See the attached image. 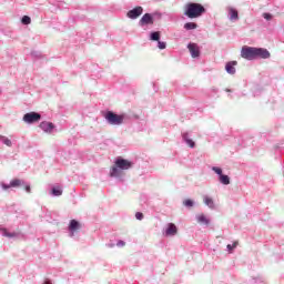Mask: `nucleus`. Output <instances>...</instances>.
<instances>
[{
  "label": "nucleus",
  "instance_id": "obj_1",
  "mask_svg": "<svg viewBox=\"0 0 284 284\" xmlns=\"http://www.w3.org/2000/svg\"><path fill=\"white\" fill-rule=\"evenodd\" d=\"M241 57L246 61H254L257 57L260 59H270L271 54L267 49L244 45L241 50Z\"/></svg>",
  "mask_w": 284,
  "mask_h": 284
},
{
  "label": "nucleus",
  "instance_id": "obj_2",
  "mask_svg": "<svg viewBox=\"0 0 284 284\" xmlns=\"http://www.w3.org/2000/svg\"><path fill=\"white\" fill-rule=\"evenodd\" d=\"M133 163L130 160L118 158L114 165L111 168L110 176L119 178L123 175V170H130Z\"/></svg>",
  "mask_w": 284,
  "mask_h": 284
},
{
  "label": "nucleus",
  "instance_id": "obj_3",
  "mask_svg": "<svg viewBox=\"0 0 284 284\" xmlns=\"http://www.w3.org/2000/svg\"><path fill=\"white\" fill-rule=\"evenodd\" d=\"M184 14L189 19H199L202 14H205V7L201 3L196 2H189L185 6Z\"/></svg>",
  "mask_w": 284,
  "mask_h": 284
},
{
  "label": "nucleus",
  "instance_id": "obj_4",
  "mask_svg": "<svg viewBox=\"0 0 284 284\" xmlns=\"http://www.w3.org/2000/svg\"><path fill=\"white\" fill-rule=\"evenodd\" d=\"M104 119L108 121L109 125H122L123 121H125V115H119L112 111H108L104 115Z\"/></svg>",
  "mask_w": 284,
  "mask_h": 284
},
{
  "label": "nucleus",
  "instance_id": "obj_5",
  "mask_svg": "<svg viewBox=\"0 0 284 284\" xmlns=\"http://www.w3.org/2000/svg\"><path fill=\"white\" fill-rule=\"evenodd\" d=\"M24 123H39L41 121V114L37 112H29L23 115Z\"/></svg>",
  "mask_w": 284,
  "mask_h": 284
},
{
  "label": "nucleus",
  "instance_id": "obj_6",
  "mask_svg": "<svg viewBox=\"0 0 284 284\" xmlns=\"http://www.w3.org/2000/svg\"><path fill=\"white\" fill-rule=\"evenodd\" d=\"M187 49L191 53V57L193 59H199V57H201V48H199V44L196 43H189L187 44Z\"/></svg>",
  "mask_w": 284,
  "mask_h": 284
},
{
  "label": "nucleus",
  "instance_id": "obj_7",
  "mask_svg": "<svg viewBox=\"0 0 284 284\" xmlns=\"http://www.w3.org/2000/svg\"><path fill=\"white\" fill-rule=\"evenodd\" d=\"M143 14V7H135L126 13L129 19H139Z\"/></svg>",
  "mask_w": 284,
  "mask_h": 284
},
{
  "label": "nucleus",
  "instance_id": "obj_8",
  "mask_svg": "<svg viewBox=\"0 0 284 284\" xmlns=\"http://www.w3.org/2000/svg\"><path fill=\"white\" fill-rule=\"evenodd\" d=\"M140 26H154V18L150 13H145L141 19H140Z\"/></svg>",
  "mask_w": 284,
  "mask_h": 284
},
{
  "label": "nucleus",
  "instance_id": "obj_9",
  "mask_svg": "<svg viewBox=\"0 0 284 284\" xmlns=\"http://www.w3.org/2000/svg\"><path fill=\"white\" fill-rule=\"evenodd\" d=\"M40 128L41 130H43V132L52 134V131L54 130V124L52 122H41Z\"/></svg>",
  "mask_w": 284,
  "mask_h": 284
},
{
  "label": "nucleus",
  "instance_id": "obj_10",
  "mask_svg": "<svg viewBox=\"0 0 284 284\" xmlns=\"http://www.w3.org/2000/svg\"><path fill=\"white\" fill-rule=\"evenodd\" d=\"M178 232H179V229L176 227V224H174V223L168 224V227L165 231L166 236H175V234H178Z\"/></svg>",
  "mask_w": 284,
  "mask_h": 284
},
{
  "label": "nucleus",
  "instance_id": "obj_11",
  "mask_svg": "<svg viewBox=\"0 0 284 284\" xmlns=\"http://www.w3.org/2000/svg\"><path fill=\"white\" fill-rule=\"evenodd\" d=\"M235 65H239V62H236V61L227 62L225 65L226 72L229 74H236V68H234Z\"/></svg>",
  "mask_w": 284,
  "mask_h": 284
},
{
  "label": "nucleus",
  "instance_id": "obj_12",
  "mask_svg": "<svg viewBox=\"0 0 284 284\" xmlns=\"http://www.w3.org/2000/svg\"><path fill=\"white\" fill-rule=\"evenodd\" d=\"M69 230L72 233L78 232V230H81V223H79V221H77V220H71Z\"/></svg>",
  "mask_w": 284,
  "mask_h": 284
},
{
  "label": "nucleus",
  "instance_id": "obj_13",
  "mask_svg": "<svg viewBox=\"0 0 284 284\" xmlns=\"http://www.w3.org/2000/svg\"><path fill=\"white\" fill-rule=\"evenodd\" d=\"M196 221L201 225H210V219H207L203 213L196 215Z\"/></svg>",
  "mask_w": 284,
  "mask_h": 284
},
{
  "label": "nucleus",
  "instance_id": "obj_14",
  "mask_svg": "<svg viewBox=\"0 0 284 284\" xmlns=\"http://www.w3.org/2000/svg\"><path fill=\"white\" fill-rule=\"evenodd\" d=\"M229 16L231 21H239V11L232 7L229 8Z\"/></svg>",
  "mask_w": 284,
  "mask_h": 284
},
{
  "label": "nucleus",
  "instance_id": "obj_15",
  "mask_svg": "<svg viewBox=\"0 0 284 284\" xmlns=\"http://www.w3.org/2000/svg\"><path fill=\"white\" fill-rule=\"evenodd\" d=\"M21 185H26V182H23V180L13 179L10 182L11 187H21Z\"/></svg>",
  "mask_w": 284,
  "mask_h": 284
},
{
  "label": "nucleus",
  "instance_id": "obj_16",
  "mask_svg": "<svg viewBox=\"0 0 284 284\" xmlns=\"http://www.w3.org/2000/svg\"><path fill=\"white\" fill-rule=\"evenodd\" d=\"M51 194H53V196H61V194H63V189H61V186H54L51 190Z\"/></svg>",
  "mask_w": 284,
  "mask_h": 284
},
{
  "label": "nucleus",
  "instance_id": "obj_17",
  "mask_svg": "<svg viewBox=\"0 0 284 284\" xmlns=\"http://www.w3.org/2000/svg\"><path fill=\"white\" fill-rule=\"evenodd\" d=\"M196 28H199V26L195 22H186L184 24L185 30H196Z\"/></svg>",
  "mask_w": 284,
  "mask_h": 284
},
{
  "label": "nucleus",
  "instance_id": "obj_18",
  "mask_svg": "<svg viewBox=\"0 0 284 284\" xmlns=\"http://www.w3.org/2000/svg\"><path fill=\"white\" fill-rule=\"evenodd\" d=\"M204 203L207 207L214 209V200L210 196H204Z\"/></svg>",
  "mask_w": 284,
  "mask_h": 284
},
{
  "label": "nucleus",
  "instance_id": "obj_19",
  "mask_svg": "<svg viewBox=\"0 0 284 284\" xmlns=\"http://www.w3.org/2000/svg\"><path fill=\"white\" fill-rule=\"evenodd\" d=\"M220 183L223 185H230V176L224 174L220 175Z\"/></svg>",
  "mask_w": 284,
  "mask_h": 284
},
{
  "label": "nucleus",
  "instance_id": "obj_20",
  "mask_svg": "<svg viewBox=\"0 0 284 284\" xmlns=\"http://www.w3.org/2000/svg\"><path fill=\"white\" fill-rule=\"evenodd\" d=\"M161 39V33L159 31L152 32L151 33V40L152 41H159Z\"/></svg>",
  "mask_w": 284,
  "mask_h": 284
},
{
  "label": "nucleus",
  "instance_id": "obj_21",
  "mask_svg": "<svg viewBox=\"0 0 284 284\" xmlns=\"http://www.w3.org/2000/svg\"><path fill=\"white\" fill-rule=\"evenodd\" d=\"M21 21L23 26H30L32 23V19H30L28 16H24Z\"/></svg>",
  "mask_w": 284,
  "mask_h": 284
},
{
  "label": "nucleus",
  "instance_id": "obj_22",
  "mask_svg": "<svg viewBox=\"0 0 284 284\" xmlns=\"http://www.w3.org/2000/svg\"><path fill=\"white\" fill-rule=\"evenodd\" d=\"M2 143H4V145H7L8 148H12V141H10V139L2 136L1 138Z\"/></svg>",
  "mask_w": 284,
  "mask_h": 284
},
{
  "label": "nucleus",
  "instance_id": "obj_23",
  "mask_svg": "<svg viewBox=\"0 0 284 284\" xmlns=\"http://www.w3.org/2000/svg\"><path fill=\"white\" fill-rule=\"evenodd\" d=\"M3 236H8L9 239H12V236H17V233H8V231L4 229L2 230Z\"/></svg>",
  "mask_w": 284,
  "mask_h": 284
},
{
  "label": "nucleus",
  "instance_id": "obj_24",
  "mask_svg": "<svg viewBox=\"0 0 284 284\" xmlns=\"http://www.w3.org/2000/svg\"><path fill=\"white\" fill-rule=\"evenodd\" d=\"M213 172H215V174H219V176L223 175V170L221 168H213Z\"/></svg>",
  "mask_w": 284,
  "mask_h": 284
},
{
  "label": "nucleus",
  "instance_id": "obj_25",
  "mask_svg": "<svg viewBox=\"0 0 284 284\" xmlns=\"http://www.w3.org/2000/svg\"><path fill=\"white\" fill-rule=\"evenodd\" d=\"M184 205H185L186 207H192V205H194V202H193L192 200H185V201H184Z\"/></svg>",
  "mask_w": 284,
  "mask_h": 284
},
{
  "label": "nucleus",
  "instance_id": "obj_26",
  "mask_svg": "<svg viewBox=\"0 0 284 284\" xmlns=\"http://www.w3.org/2000/svg\"><path fill=\"white\" fill-rule=\"evenodd\" d=\"M239 245V242H234L233 244H229L226 247L229 251L234 250Z\"/></svg>",
  "mask_w": 284,
  "mask_h": 284
},
{
  "label": "nucleus",
  "instance_id": "obj_27",
  "mask_svg": "<svg viewBox=\"0 0 284 284\" xmlns=\"http://www.w3.org/2000/svg\"><path fill=\"white\" fill-rule=\"evenodd\" d=\"M158 47H159L160 50H165L166 44H165V42L159 41Z\"/></svg>",
  "mask_w": 284,
  "mask_h": 284
},
{
  "label": "nucleus",
  "instance_id": "obj_28",
  "mask_svg": "<svg viewBox=\"0 0 284 284\" xmlns=\"http://www.w3.org/2000/svg\"><path fill=\"white\" fill-rule=\"evenodd\" d=\"M135 219H136L138 221H143V213L136 212V213H135Z\"/></svg>",
  "mask_w": 284,
  "mask_h": 284
},
{
  "label": "nucleus",
  "instance_id": "obj_29",
  "mask_svg": "<svg viewBox=\"0 0 284 284\" xmlns=\"http://www.w3.org/2000/svg\"><path fill=\"white\" fill-rule=\"evenodd\" d=\"M185 141L189 148H194L195 143L192 141V139H186Z\"/></svg>",
  "mask_w": 284,
  "mask_h": 284
},
{
  "label": "nucleus",
  "instance_id": "obj_30",
  "mask_svg": "<svg viewBox=\"0 0 284 284\" xmlns=\"http://www.w3.org/2000/svg\"><path fill=\"white\" fill-rule=\"evenodd\" d=\"M118 247H125V242L123 240L118 241Z\"/></svg>",
  "mask_w": 284,
  "mask_h": 284
},
{
  "label": "nucleus",
  "instance_id": "obj_31",
  "mask_svg": "<svg viewBox=\"0 0 284 284\" xmlns=\"http://www.w3.org/2000/svg\"><path fill=\"white\" fill-rule=\"evenodd\" d=\"M263 18L266 19V21H271L272 16L270 13H263Z\"/></svg>",
  "mask_w": 284,
  "mask_h": 284
},
{
  "label": "nucleus",
  "instance_id": "obj_32",
  "mask_svg": "<svg viewBox=\"0 0 284 284\" xmlns=\"http://www.w3.org/2000/svg\"><path fill=\"white\" fill-rule=\"evenodd\" d=\"M24 190L28 194H30V192H32V189L30 187V184H26L24 185Z\"/></svg>",
  "mask_w": 284,
  "mask_h": 284
},
{
  "label": "nucleus",
  "instance_id": "obj_33",
  "mask_svg": "<svg viewBox=\"0 0 284 284\" xmlns=\"http://www.w3.org/2000/svg\"><path fill=\"white\" fill-rule=\"evenodd\" d=\"M10 187H12L10 184H2L3 190H10Z\"/></svg>",
  "mask_w": 284,
  "mask_h": 284
},
{
  "label": "nucleus",
  "instance_id": "obj_34",
  "mask_svg": "<svg viewBox=\"0 0 284 284\" xmlns=\"http://www.w3.org/2000/svg\"><path fill=\"white\" fill-rule=\"evenodd\" d=\"M43 284H52L50 281H45Z\"/></svg>",
  "mask_w": 284,
  "mask_h": 284
}]
</instances>
